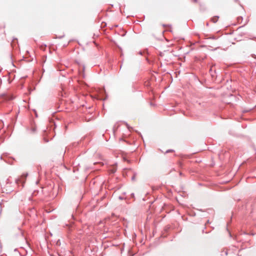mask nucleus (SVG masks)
Instances as JSON below:
<instances>
[{"label": "nucleus", "mask_w": 256, "mask_h": 256, "mask_svg": "<svg viewBox=\"0 0 256 256\" xmlns=\"http://www.w3.org/2000/svg\"><path fill=\"white\" fill-rule=\"evenodd\" d=\"M174 152V150H166V152Z\"/></svg>", "instance_id": "obj_2"}, {"label": "nucleus", "mask_w": 256, "mask_h": 256, "mask_svg": "<svg viewBox=\"0 0 256 256\" xmlns=\"http://www.w3.org/2000/svg\"><path fill=\"white\" fill-rule=\"evenodd\" d=\"M47 132H46L45 133V134L44 136V140L46 142H48V141H49V140L48 138H46V136H47Z\"/></svg>", "instance_id": "obj_1"}, {"label": "nucleus", "mask_w": 256, "mask_h": 256, "mask_svg": "<svg viewBox=\"0 0 256 256\" xmlns=\"http://www.w3.org/2000/svg\"><path fill=\"white\" fill-rule=\"evenodd\" d=\"M116 171V170L115 168H113L111 170V172L112 173H114Z\"/></svg>", "instance_id": "obj_3"}, {"label": "nucleus", "mask_w": 256, "mask_h": 256, "mask_svg": "<svg viewBox=\"0 0 256 256\" xmlns=\"http://www.w3.org/2000/svg\"><path fill=\"white\" fill-rule=\"evenodd\" d=\"M198 0H193V2L195 3H197Z\"/></svg>", "instance_id": "obj_4"}]
</instances>
